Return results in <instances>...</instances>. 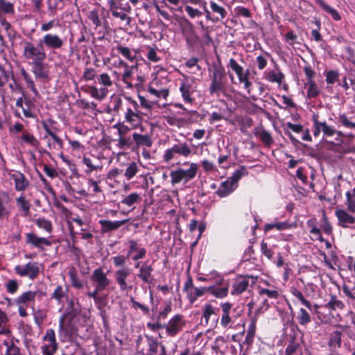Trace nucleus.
Here are the masks:
<instances>
[{
    "label": "nucleus",
    "instance_id": "obj_1",
    "mask_svg": "<svg viewBox=\"0 0 355 355\" xmlns=\"http://www.w3.org/2000/svg\"><path fill=\"white\" fill-rule=\"evenodd\" d=\"M312 121V132L315 137H318L321 132L323 135V138L331 137L336 135L338 137L336 138V140L338 141L339 144L343 143V140L341 139L343 137L349 139H353L354 137L353 134L350 132L345 133L341 130H338L334 126L328 125L325 121H320L318 114H313Z\"/></svg>",
    "mask_w": 355,
    "mask_h": 355
},
{
    "label": "nucleus",
    "instance_id": "obj_2",
    "mask_svg": "<svg viewBox=\"0 0 355 355\" xmlns=\"http://www.w3.org/2000/svg\"><path fill=\"white\" fill-rule=\"evenodd\" d=\"M92 280L95 284L96 289L93 293L90 292V297H92L94 299L98 304V309H101L105 304V297H98V293L104 290L109 285L110 279L102 269L98 268L93 272Z\"/></svg>",
    "mask_w": 355,
    "mask_h": 355
},
{
    "label": "nucleus",
    "instance_id": "obj_3",
    "mask_svg": "<svg viewBox=\"0 0 355 355\" xmlns=\"http://www.w3.org/2000/svg\"><path fill=\"white\" fill-rule=\"evenodd\" d=\"M21 44L22 55L29 64L46 59V54L42 43L35 44L29 41H23Z\"/></svg>",
    "mask_w": 355,
    "mask_h": 355
},
{
    "label": "nucleus",
    "instance_id": "obj_4",
    "mask_svg": "<svg viewBox=\"0 0 355 355\" xmlns=\"http://www.w3.org/2000/svg\"><path fill=\"white\" fill-rule=\"evenodd\" d=\"M197 170V164L195 163H191L188 169L179 168L177 170L171 171L170 173L171 184L175 185L180 183L182 181L184 183H187L196 176Z\"/></svg>",
    "mask_w": 355,
    "mask_h": 355
},
{
    "label": "nucleus",
    "instance_id": "obj_5",
    "mask_svg": "<svg viewBox=\"0 0 355 355\" xmlns=\"http://www.w3.org/2000/svg\"><path fill=\"white\" fill-rule=\"evenodd\" d=\"M191 153V150L187 143H179L165 150L164 159L168 162L173 159H177L179 156L188 157Z\"/></svg>",
    "mask_w": 355,
    "mask_h": 355
},
{
    "label": "nucleus",
    "instance_id": "obj_6",
    "mask_svg": "<svg viewBox=\"0 0 355 355\" xmlns=\"http://www.w3.org/2000/svg\"><path fill=\"white\" fill-rule=\"evenodd\" d=\"M225 72L223 69L216 68L214 70L211 76V83L209 87L211 95H219V93L225 92Z\"/></svg>",
    "mask_w": 355,
    "mask_h": 355
},
{
    "label": "nucleus",
    "instance_id": "obj_7",
    "mask_svg": "<svg viewBox=\"0 0 355 355\" xmlns=\"http://www.w3.org/2000/svg\"><path fill=\"white\" fill-rule=\"evenodd\" d=\"M42 340L43 344L41 349L43 355H54L58 349L54 330L52 329H47Z\"/></svg>",
    "mask_w": 355,
    "mask_h": 355
},
{
    "label": "nucleus",
    "instance_id": "obj_8",
    "mask_svg": "<svg viewBox=\"0 0 355 355\" xmlns=\"http://www.w3.org/2000/svg\"><path fill=\"white\" fill-rule=\"evenodd\" d=\"M185 325V321L183 316L180 314L174 315L166 324L164 329L168 336H176L183 329Z\"/></svg>",
    "mask_w": 355,
    "mask_h": 355
},
{
    "label": "nucleus",
    "instance_id": "obj_9",
    "mask_svg": "<svg viewBox=\"0 0 355 355\" xmlns=\"http://www.w3.org/2000/svg\"><path fill=\"white\" fill-rule=\"evenodd\" d=\"M15 272L19 276L28 277L31 279H34L38 276L40 268L37 263L28 262L24 266H16L15 267Z\"/></svg>",
    "mask_w": 355,
    "mask_h": 355
},
{
    "label": "nucleus",
    "instance_id": "obj_10",
    "mask_svg": "<svg viewBox=\"0 0 355 355\" xmlns=\"http://www.w3.org/2000/svg\"><path fill=\"white\" fill-rule=\"evenodd\" d=\"M131 272V269L128 267H122L115 271L114 279L121 291H128L132 289V286L128 283V278Z\"/></svg>",
    "mask_w": 355,
    "mask_h": 355
},
{
    "label": "nucleus",
    "instance_id": "obj_11",
    "mask_svg": "<svg viewBox=\"0 0 355 355\" xmlns=\"http://www.w3.org/2000/svg\"><path fill=\"white\" fill-rule=\"evenodd\" d=\"M250 280L252 284L255 282L254 278L252 276L237 277L232 284L231 294L232 295H237L243 293L248 288Z\"/></svg>",
    "mask_w": 355,
    "mask_h": 355
},
{
    "label": "nucleus",
    "instance_id": "obj_12",
    "mask_svg": "<svg viewBox=\"0 0 355 355\" xmlns=\"http://www.w3.org/2000/svg\"><path fill=\"white\" fill-rule=\"evenodd\" d=\"M222 315L220 318V325L223 328H230L234 322L232 315V304L230 302H224L220 304Z\"/></svg>",
    "mask_w": 355,
    "mask_h": 355
},
{
    "label": "nucleus",
    "instance_id": "obj_13",
    "mask_svg": "<svg viewBox=\"0 0 355 355\" xmlns=\"http://www.w3.org/2000/svg\"><path fill=\"white\" fill-rule=\"evenodd\" d=\"M67 311V313L60 319L59 328L60 331H64L67 329L65 321L68 317H73L82 313V307L78 301L71 300Z\"/></svg>",
    "mask_w": 355,
    "mask_h": 355
},
{
    "label": "nucleus",
    "instance_id": "obj_14",
    "mask_svg": "<svg viewBox=\"0 0 355 355\" xmlns=\"http://www.w3.org/2000/svg\"><path fill=\"white\" fill-rule=\"evenodd\" d=\"M40 43L49 49H59L64 45V40L57 34H45Z\"/></svg>",
    "mask_w": 355,
    "mask_h": 355
},
{
    "label": "nucleus",
    "instance_id": "obj_15",
    "mask_svg": "<svg viewBox=\"0 0 355 355\" xmlns=\"http://www.w3.org/2000/svg\"><path fill=\"white\" fill-rule=\"evenodd\" d=\"M128 243L129 245V249L127 252L128 258H130L133 261H137L143 259L146 256V249L140 247L137 241L129 240Z\"/></svg>",
    "mask_w": 355,
    "mask_h": 355
},
{
    "label": "nucleus",
    "instance_id": "obj_16",
    "mask_svg": "<svg viewBox=\"0 0 355 355\" xmlns=\"http://www.w3.org/2000/svg\"><path fill=\"white\" fill-rule=\"evenodd\" d=\"M351 214L347 209H337L335 215L338 219V225L343 228H348L354 225V216Z\"/></svg>",
    "mask_w": 355,
    "mask_h": 355
},
{
    "label": "nucleus",
    "instance_id": "obj_17",
    "mask_svg": "<svg viewBox=\"0 0 355 355\" xmlns=\"http://www.w3.org/2000/svg\"><path fill=\"white\" fill-rule=\"evenodd\" d=\"M180 92L186 103L192 104L194 102L195 98L191 96L194 92V89L192 88L191 84L187 79L181 81Z\"/></svg>",
    "mask_w": 355,
    "mask_h": 355
},
{
    "label": "nucleus",
    "instance_id": "obj_18",
    "mask_svg": "<svg viewBox=\"0 0 355 355\" xmlns=\"http://www.w3.org/2000/svg\"><path fill=\"white\" fill-rule=\"evenodd\" d=\"M237 187V184L227 178L220 183L216 193L219 197L225 198L230 195Z\"/></svg>",
    "mask_w": 355,
    "mask_h": 355
},
{
    "label": "nucleus",
    "instance_id": "obj_19",
    "mask_svg": "<svg viewBox=\"0 0 355 355\" xmlns=\"http://www.w3.org/2000/svg\"><path fill=\"white\" fill-rule=\"evenodd\" d=\"M33 65L32 72L36 78L46 79L49 77V69L47 64L44 63V60L34 62L31 63Z\"/></svg>",
    "mask_w": 355,
    "mask_h": 355
},
{
    "label": "nucleus",
    "instance_id": "obj_20",
    "mask_svg": "<svg viewBox=\"0 0 355 355\" xmlns=\"http://www.w3.org/2000/svg\"><path fill=\"white\" fill-rule=\"evenodd\" d=\"M26 243L30 244L37 248H42L43 245L49 246L51 244L49 239L44 237H40L34 233L26 234Z\"/></svg>",
    "mask_w": 355,
    "mask_h": 355
},
{
    "label": "nucleus",
    "instance_id": "obj_21",
    "mask_svg": "<svg viewBox=\"0 0 355 355\" xmlns=\"http://www.w3.org/2000/svg\"><path fill=\"white\" fill-rule=\"evenodd\" d=\"M210 8L214 14H211V19H209L208 20H210L213 22H217L223 20L226 17L227 11L225 10V8L218 5L216 2L211 1Z\"/></svg>",
    "mask_w": 355,
    "mask_h": 355
},
{
    "label": "nucleus",
    "instance_id": "obj_22",
    "mask_svg": "<svg viewBox=\"0 0 355 355\" xmlns=\"http://www.w3.org/2000/svg\"><path fill=\"white\" fill-rule=\"evenodd\" d=\"M343 333L340 331H334L329 334L328 346L332 353L337 352L342 343Z\"/></svg>",
    "mask_w": 355,
    "mask_h": 355
},
{
    "label": "nucleus",
    "instance_id": "obj_23",
    "mask_svg": "<svg viewBox=\"0 0 355 355\" xmlns=\"http://www.w3.org/2000/svg\"><path fill=\"white\" fill-rule=\"evenodd\" d=\"M153 268L152 266L144 263L140 267L137 277L144 283L150 284L153 282V277L152 272Z\"/></svg>",
    "mask_w": 355,
    "mask_h": 355
},
{
    "label": "nucleus",
    "instance_id": "obj_24",
    "mask_svg": "<svg viewBox=\"0 0 355 355\" xmlns=\"http://www.w3.org/2000/svg\"><path fill=\"white\" fill-rule=\"evenodd\" d=\"M90 19L95 25V31L98 33V38H103L105 33V26L102 23L103 17L99 15L98 11L93 10L90 12Z\"/></svg>",
    "mask_w": 355,
    "mask_h": 355
},
{
    "label": "nucleus",
    "instance_id": "obj_25",
    "mask_svg": "<svg viewBox=\"0 0 355 355\" xmlns=\"http://www.w3.org/2000/svg\"><path fill=\"white\" fill-rule=\"evenodd\" d=\"M116 50L130 63H132L133 64L137 63V51L135 49H131L129 47L123 45H118L116 47Z\"/></svg>",
    "mask_w": 355,
    "mask_h": 355
},
{
    "label": "nucleus",
    "instance_id": "obj_26",
    "mask_svg": "<svg viewBox=\"0 0 355 355\" xmlns=\"http://www.w3.org/2000/svg\"><path fill=\"white\" fill-rule=\"evenodd\" d=\"M293 225L288 220L278 221L277 220H275L270 223L265 224L263 230L265 232H268L273 229L277 231H283L290 230L293 228Z\"/></svg>",
    "mask_w": 355,
    "mask_h": 355
},
{
    "label": "nucleus",
    "instance_id": "obj_27",
    "mask_svg": "<svg viewBox=\"0 0 355 355\" xmlns=\"http://www.w3.org/2000/svg\"><path fill=\"white\" fill-rule=\"evenodd\" d=\"M10 202V198L8 193L4 191L0 192V218L10 215V211L8 206Z\"/></svg>",
    "mask_w": 355,
    "mask_h": 355
},
{
    "label": "nucleus",
    "instance_id": "obj_28",
    "mask_svg": "<svg viewBox=\"0 0 355 355\" xmlns=\"http://www.w3.org/2000/svg\"><path fill=\"white\" fill-rule=\"evenodd\" d=\"M338 126L345 129L355 130V122L352 121V117L348 116L345 112H340L336 117Z\"/></svg>",
    "mask_w": 355,
    "mask_h": 355
},
{
    "label": "nucleus",
    "instance_id": "obj_29",
    "mask_svg": "<svg viewBox=\"0 0 355 355\" xmlns=\"http://www.w3.org/2000/svg\"><path fill=\"white\" fill-rule=\"evenodd\" d=\"M142 200L141 194L134 192L129 195L124 196L121 200V203L126 205L128 207L135 208V205L139 204Z\"/></svg>",
    "mask_w": 355,
    "mask_h": 355
},
{
    "label": "nucleus",
    "instance_id": "obj_30",
    "mask_svg": "<svg viewBox=\"0 0 355 355\" xmlns=\"http://www.w3.org/2000/svg\"><path fill=\"white\" fill-rule=\"evenodd\" d=\"M11 178L15 182V189L17 191H24L28 186V181L19 172H15L12 175Z\"/></svg>",
    "mask_w": 355,
    "mask_h": 355
},
{
    "label": "nucleus",
    "instance_id": "obj_31",
    "mask_svg": "<svg viewBox=\"0 0 355 355\" xmlns=\"http://www.w3.org/2000/svg\"><path fill=\"white\" fill-rule=\"evenodd\" d=\"M132 139L137 146L151 147L153 140L148 135H141L137 132L132 134Z\"/></svg>",
    "mask_w": 355,
    "mask_h": 355
},
{
    "label": "nucleus",
    "instance_id": "obj_32",
    "mask_svg": "<svg viewBox=\"0 0 355 355\" xmlns=\"http://www.w3.org/2000/svg\"><path fill=\"white\" fill-rule=\"evenodd\" d=\"M208 291L217 298H224L228 294V286L223 285H212L207 287Z\"/></svg>",
    "mask_w": 355,
    "mask_h": 355
},
{
    "label": "nucleus",
    "instance_id": "obj_33",
    "mask_svg": "<svg viewBox=\"0 0 355 355\" xmlns=\"http://www.w3.org/2000/svg\"><path fill=\"white\" fill-rule=\"evenodd\" d=\"M265 78L270 83H276L281 84L284 79V75L279 69L277 71H270L265 72Z\"/></svg>",
    "mask_w": 355,
    "mask_h": 355
},
{
    "label": "nucleus",
    "instance_id": "obj_34",
    "mask_svg": "<svg viewBox=\"0 0 355 355\" xmlns=\"http://www.w3.org/2000/svg\"><path fill=\"white\" fill-rule=\"evenodd\" d=\"M256 324L257 318L256 317H253L248 324L247 334L245 339V343L248 345H251L254 341V337L256 332Z\"/></svg>",
    "mask_w": 355,
    "mask_h": 355
},
{
    "label": "nucleus",
    "instance_id": "obj_35",
    "mask_svg": "<svg viewBox=\"0 0 355 355\" xmlns=\"http://www.w3.org/2000/svg\"><path fill=\"white\" fill-rule=\"evenodd\" d=\"M315 3L321 7L325 12L329 14L336 21H340L341 17L336 10L329 6L324 0H315Z\"/></svg>",
    "mask_w": 355,
    "mask_h": 355
},
{
    "label": "nucleus",
    "instance_id": "obj_36",
    "mask_svg": "<svg viewBox=\"0 0 355 355\" xmlns=\"http://www.w3.org/2000/svg\"><path fill=\"white\" fill-rule=\"evenodd\" d=\"M345 205L348 211L355 213V187L345 193Z\"/></svg>",
    "mask_w": 355,
    "mask_h": 355
},
{
    "label": "nucleus",
    "instance_id": "obj_37",
    "mask_svg": "<svg viewBox=\"0 0 355 355\" xmlns=\"http://www.w3.org/2000/svg\"><path fill=\"white\" fill-rule=\"evenodd\" d=\"M125 220H101L102 230L104 232H108L114 230H116L120 226L125 223Z\"/></svg>",
    "mask_w": 355,
    "mask_h": 355
},
{
    "label": "nucleus",
    "instance_id": "obj_38",
    "mask_svg": "<svg viewBox=\"0 0 355 355\" xmlns=\"http://www.w3.org/2000/svg\"><path fill=\"white\" fill-rule=\"evenodd\" d=\"M307 87V98H316L320 93V89L314 80H308L305 84Z\"/></svg>",
    "mask_w": 355,
    "mask_h": 355
},
{
    "label": "nucleus",
    "instance_id": "obj_39",
    "mask_svg": "<svg viewBox=\"0 0 355 355\" xmlns=\"http://www.w3.org/2000/svg\"><path fill=\"white\" fill-rule=\"evenodd\" d=\"M291 293L304 306H305L309 311H312L311 303L305 299L303 293L295 287L290 288Z\"/></svg>",
    "mask_w": 355,
    "mask_h": 355
},
{
    "label": "nucleus",
    "instance_id": "obj_40",
    "mask_svg": "<svg viewBox=\"0 0 355 355\" xmlns=\"http://www.w3.org/2000/svg\"><path fill=\"white\" fill-rule=\"evenodd\" d=\"M297 320L301 326H306L311 322L310 313L304 308H300L297 313Z\"/></svg>",
    "mask_w": 355,
    "mask_h": 355
},
{
    "label": "nucleus",
    "instance_id": "obj_41",
    "mask_svg": "<svg viewBox=\"0 0 355 355\" xmlns=\"http://www.w3.org/2000/svg\"><path fill=\"white\" fill-rule=\"evenodd\" d=\"M37 293V291H31L25 292L17 298V303L18 304H26L29 302H32L35 300Z\"/></svg>",
    "mask_w": 355,
    "mask_h": 355
},
{
    "label": "nucleus",
    "instance_id": "obj_42",
    "mask_svg": "<svg viewBox=\"0 0 355 355\" xmlns=\"http://www.w3.org/2000/svg\"><path fill=\"white\" fill-rule=\"evenodd\" d=\"M140 167L137 163L132 162L130 163L125 171L124 176L128 180L133 178L139 171Z\"/></svg>",
    "mask_w": 355,
    "mask_h": 355
},
{
    "label": "nucleus",
    "instance_id": "obj_43",
    "mask_svg": "<svg viewBox=\"0 0 355 355\" xmlns=\"http://www.w3.org/2000/svg\"><path fill=\"white\" fill-rule=\"evenodd\" d=\"M125 119L134 128H136L139 121V116L132 108L128 107L127 108V111L125 114Z\"/></svg>",
    "mask_w": 355,
    "mask_h": 355
},
{
    "label": "nucleus",
    "instance_id": "obj_44",
    "mask_svg": "<svg viewBox=\"0 0 355 355\" xmlns=\"http://www.w3.org/2000/svg\"><path fill=\"white\" fill-rule=\"evenodd\" d=\"M110 9L121 10L126 12L130 11V6L128 1L124 0H110Z\"/></svg>",
    "mask_w": 355,
    "mask_h": 355
},
{
    "label": "nucleus",
    "instance_id": "obj_45",
    "mask_svg": "<svg viewBox=\"0 0 355 355\" xmlns=\"http://www.w3.org/2000/svg\"><path fill=\"white\" fill-rule=\"evenodd\" d=\"M17 205L23 211V216H27L30 214L31 204L26 200L24 196H21L16 198Z\"/></svg>",
    "mask_w": 355,
    "mask_h": 355
},
{
    "label": "nucleus",
    "instance_id": "obj_46",
    "mask_svg": "<svg viewBox=\"0 0 355 355\" xmlns=\"http://www.w3.org/2000/svg\"><path fill=\"white\" fill-rule=\"evenodd\" d=\"M275 248H276L275 245H270L263 241L261 243V251L262 254L270 260L273 259L275 254Z\"/></svg>",
    "mask_w": 355,
    "mask_h": 355
},
{
    "label": "nucleus",
    "instance_id": "obj_47",
    "mask_svg": "<svg viewBox=\"0 0 355 355\" xmlns=\"http://www.w3.org/2000/svg\"><path fill=\"white\" fill-rule=\"evenodd\" d=\"M344 306L343 302L338 300L335 295H331L330 300L325 304V307L331 311L343 309Z\"/></svg>",
    "mask_w": 355,
    "mask_h": 355
},
{
    "label": "nucleus",
    "instance_id": "obj_48",
    "mask_svg": "<svg viewBox=\"0 0 355 355\" xmlns=\"http://www.w3.org/2000/svg\"><path fill=\"white\" fill-rule=\"evenodd\" d=\"M107 93V89L105 87H90V95L98 100L104 98Z\"/></svg>",
    "mask_w": 355,
    "mask_h": 355
},
{
    "label": "nucleus",
    "instance_id": "obj_49",
    "mask_svg": "<svg viewBox=\"0 0 355 355\" xmlns=\"http://www.w3.org/2000/svg\"><path fill=\"white\" fill-rule=\"evenodd\" d=\"M207 291H208L207 287H193L189 293L190 301L193 302L199 297L202 296Z\"/></svg>",
    "mask_w": 355,
    "mask_h": 355
},
{
    "label": "nucleus",
    "instance_id": "obj_50",
    "mask_svg": "<svg viewBox=\"0 0 355 355\" xmlns=\"http://www.w3.org/2000/svg\"><path fill=\"white\" fill-rule=\"evenodd\" d=\"M90 187L93 188V191L94 193V196H93L92 202L97 203L101 201L104 198L103 193H102L101 189L98 187L97 182L96 181L90 180Z\"/></svg>",
    "mask_w": 355,
    "mask_h": 355
},
{
    "label": "nucleus",
    "instance_id": "obj_51",
    "mask_svg": "<svg viewBox=\"0 0 355 355\" xmlns=\"http://www.w3.org/2000/svg\"><path fill=\"white\" fill-rule=\"evenodd\" d=\"M315 220L314 218L309 219L307 221V225L309 227L311 228L310 233L315 237V239L322 241L323 239H322V236L321 234V231L319 228H318L315 226Z\"/></svg>",
    "mask_w": 355,
    "mask_h": 355
},
{
    "label": "nucleus",
    "instance_id": "obj_52",
    "mask_svg": "<svg viewBox=\"0 0 355 355\" xmlns=\"http://www.w3.org/2000/svg\"><path fill=\"white\" fill-rule=\"evenodd\" d=\"M208 277L209 282H213L216 285H223L224 278L223 275L215 270H212L208 274H206Z\"/></svg>",
    "mask_w": 355,
    "mask_h": 355
},
{
    "label": "nucleus",
    "instance_id": "obj_53",
    "mask_svg": "<svg viewBox=\"0 0 355 355\" xmlns=\"http://www.w3.org/2000/svg\"><path fill=\"white\" fill-rule=\"evenodd\" d=\"M137 63H135V64L125 67L123 73L122 75V80L129 87H132V84L128 82V80L132 74V71L134 69H137Z\"/></svg>",
    "mask_w": 355,
    "mask_h": 355
},
{
    "label": "nucleus",
    "instance_id": "obj_54",
    "mask_svg": "<svg viewBox=\"0 0 355 355\" xmlns=\"http://www.w3.org/2000/svg\"><path fill=\"white\" fill-rule=\"evenodd\" d=\"M248 174L247 168L245 166H240L239 168L236 170L232 175L228 178L231 181L238 184L239 180L243 176Z\"/></svg>",
    "mask_w": 355,
    "mask_h": 355
},
{
    "label": "nucleus",
    "instance_id": "obj_55",
    "mask_svg": "<svg viewBox=\"0 0 355 355\" xmlns=\"http://www.w3.org/2000/svg\"><path fill=\"white\" fill-rule=\"evenodd\" d=\"M148 92L157 98L166 99L168 96L169 92L166 89H162L160 90L156 89L153 87H149L148 89Z\"/></svg>",
    "mask_w": 355,
    "mask_h": 355
},
{
    "label": "nucleus",
    "instance_id": "obj_56",
    "mask_svg": "<svg viewBox=\"0 0 355 355\" xmlns=\"http://www.w3.org/2000/svg\"><path fill=\"white\" fill-rule=\"evenodd\" d=\"M339 72L336 70H330L326 72V83L327 85H333L338 81Z\"/></svg>",
    "mask_w": 355,
    "mask_h": 355
},
{
    "label": "nucleus",
    "instance_id": "obj_57",
    "mask_svg": "<svg viewBox=\"0 0 355 355\" xmlns=\"http://www.w3.org/2000/svg\"><path fill=\"white\" fill-rule=\"evenodd\" d=\"M250 72L247 70L245 73L238 76V79L241 83L244 85V87L248 90V93L250 94V88L252 85V83L249 80Z\"/></svg>",
    "mask_w": 355,
    "mask_h": 355
},
{
    "label": "nucleus",
    "instance_id": "obj_58",
    "mask_svg": "<svg viewBox=\"0 0 355 355\" xmlns=\"http://www.w3.org/2000/svg\"><path fill=\"white\" fill-rule=\"evenodd\" d=\"M0 12L7 14L14 13L13 5L6 0H0Z\"/></svg>",
    "mask_w": 355,
    "mask_h": 355
},
{
    "label": "nucleus",
    "instance_id": "obj_59",
    "mask_svg": "<svg viewBox=\"0 0 355 355\" xmlns=\"http://www.w3.org/2000/svg\"><path fill=\"white\" fill-rule=\"evenodd\" d=\"M35 223L40 228L48 232H51L52 230L51 223L46 219L40 218L35 220Z\"/></svg>",
    "mask_w": 355,
    "mask_h": 355
},
{
    "label": "nucleus",
    "instance_id": "obj_60",
    "mask_svg": "<svg viewBox=\"0 0 355 355\" xmlns=\"http://www.w3.org/2000/svg\"><path fill=\"white\" fill-rule=\"evenodd\" d=\"M21 74L24 78V80H25V82L27 84V86L35 93V94H37V89L35 87V85H34V83L31 78V77L30 76V75L24 70V69H22L21 71Z\"/></svg>",
    "mask_w": 355,
    "mask_h": 355
},
{
    "label": "nucleus",
    "instance_id": "obj_61",
    "mask_svg": "<svg viewBox=\"0 0 355 355\" xmlns=\"http://www.w3.org/2000/svg\"><path fill=\"white\" fill-rule=\"evenodd\" d=\"M148 351L152 355H155L157 352L159 343L153 337L147 336Z\"/></svg>",
    "mask_w": 355,
    "mask_h": 355
},
{
    "label": "nucleus",
    "instance_id": "obj_62",
    "mask_svg": "<svg viewBox=\"0 0 355 355\" xmlns=\"http://www.w3.org/2000/svg\"><path fill=\"white\" fill-rule=\"evenodd\" d=\"M21 140L33 147H37L39 145V141L33 135L28 133L23 134L21 136Z\"/></svg>",
    "mask_w": 355,
    "mask_h": 355
},
{
    "label": "nucleus",
    "instance_id": "obj_63",
    "mask_svg": "<svg viewBox=\"0 0 355 355\" xmlns=\"http://www.w3.org/2000/svg\"><path fill=\"white\" fill-rule=\"evenodd\" d=\"M69 274L71 284L74 287L77 288H81L83 287L84 284L79 279L73 270H70Z\"/></svg>",
    "mask_w": 355,
    "mask_h": 355
},
{
    "label": "nucleus",
    "instance_id": "obj_64",
    "mask_svg": "<svg viewBox=\"0 0 355 355\" xmlns=\"http://www.w3.org/2000/svg\"><path fill=\"white\" fill-rule=\"evenodd\" d=\"M228 67H230L236 73L237 76L244 73L243 68L239 65L234 58L230 59Z\"/></svg>",
    "mask_w": 355,
    "mask_h": 355
}]
</instances>
